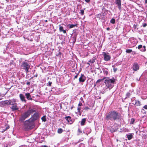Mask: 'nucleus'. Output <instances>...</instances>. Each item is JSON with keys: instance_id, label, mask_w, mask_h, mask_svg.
Returning <instances> with one entry per match:
<instances>
[{"instance_id": "nucleus-11", "label": "nucleus", "mask_w": 147, "mask_h": 147, "mask_svg": "<svg viewBox=\"0 0 147 147\" xmlns=\"http://www.w3.org/2000/svg\"><path fill=\"white\" fill-rule=\"evenodd\" d=\"M103 53H104L103 54V56L104 60L105 61H109L111 58L110 56L106 54L105 52H103Z\"/></svg>"}, {"instance_id": "nucleus-19", "label": "nucleus", "mask_w": 147, "mask_h": 147, "mask_svg": "<svg viewBox=\"0 0 147 147\" xmlns=\"http://www.w3.org/2000/svg\"><path fill=\"white\" fill-rule=\"evenodd\" d=\"M25 96L27 99L28 100H32V98L31 97V96L30 95V93H25Z\"/></svg>"}, {"instance_id": "nucleus-41", "label": "nucleus", "mask_w": 147, "mask_h": 147, "mask_svg": "<svg viewBox=\"0 0 147 147\" xmlns=\"http://www.w3.org/2000/svg\"><path fill=\"white\" fill-rule=\"evenodd\" d=\"M84 11L83 9H81L80 10V14L81 15L83 16L84 15Z\"/></svg>"}, {"instance_id": "nucleus-38", "label": "nucleus", "mask_w": 147, "mask_h": 147, "mask_svg": "<svg viewBox=\"0 0 147 147\" xmlns=\"http://www.w3.org/2000/svg\"><path fill=\"white\" fill-rule=\"evenodd\" d=\"M61 52L59 51L58 53H56V56L58 57H60L61 55Z\"/></svg>"}, {"instance_id": "nucleus-18", "label": "nucleus", "mask_w": 147, "mask_h": 147, "mask_svg": "<svg viewBox=\"0 0 147 147\" xmlns=\"http://www.w3.org/2000/svg\"><path fill=\"white\" fill-rule=\"evenodd\" d=\"M76 37L77 36L76 35V34L74 35H72L71 38V40L72 41L73 44H74L75 43L76 40Z\"/></svg>"}, {"instance_id": "nucleus-36", "label": "nucleus", "mask_w": 147, "mask_h": 147, "mask_svg": "<svg viewBox=\"0 0 147 147\" xmlns=\"http://www.w3.org/2000/svg\"><path fill=\"white\" fill-rule=\"evenodd\" d=\"M9 105H11L12 106L13 105H14L15 104H16L15 103V102H13L11 100L9 101Z\"/></svg>"}, {"instance_id": "nucleus-56", "label": "nucleus", "mask_w": 147, "mask_h": 147, "mask_svg": "<svg viewBox=\"0 0 147 147\" xmlns=\"http://www.w3.org/2000/svg\"><path fill=\"white\" fill-rule=\"evenodd\" d=\"M82 105V103L81 102H80L78 104V106H80Z\"/></svg>"}, {"instance_id": "nucleus-14", "label": "nucleus", "mask_w": 147, "mask_h": 147, "mask_svg": "<svg viewBox=\"0 0 147 147\" xmlns=\"http://www.w3.org/2000/svg\"><path fill=\"white\" fill-rule=\"evenodd\" d=\"M138 48L142 52H145L146 51V47L144 45L142 46V45H140L138 46Z\"/></svg>"}, {"instance_id": "nucleus-62", "label": "nucleus", "mask_w": 147, "mask_h": 147, "mask_svg": "<svg viewBox=\"0 0 147 147\" xmlns=\"http://www.w3.org/2000/svg\"><path fill=\"white\" fill-rule=\"evenodd\" d=\"M40 147H47V146L44 145L41 146Z\"/></svg>"}, {"instance_id": "nucleus-37", "label": "nucleus", "mask_w": 147, "mask_h": 147, "mask_svg": "<svg viewBox=\"0 0 147 147\" xmlns=\"http://www.w3.org/2000/svg\"><path fill=\"white\" fill-rule=\"evenodd\" d=\"M126 52L127 53H130L132 52V50L130 49H127L126 50Z\"/></svg>"}, {"instance_id": "nucleus-33", "label": "nucleus", "mask_w": 147, "mask_h": 147, "mask_svg": "<svg viewBox=\"0 0 147 147\" xmlns=\"http://www.w3.org/2000/svg\"><path fill=\"white\" fill-rule=\"evenodd\" d=\"M135 121V119L134 118H131V121L130 122V124H133L134 123Z\"/></svg>"}, {"instance_id": "nucleus-20", "label": "nucleus", "mask_w": 147, "mask_h": 147, "mask_svg": "<svg viewBox=\"0 0 147 147\" xmlns=\"http://www.w3.org/2000/svg\"><path fill=\"white\" fill-rule=\"evenodd\" d=\"M66 29L64 30L63 27L61 26V25H59V30L60 32H63V33L65 34L66 33Z\"/></svg>"}, {"instance_id": "nucleus-6", "label": "nucleus", "mask_w": 147, "mask_h": 147, "mask_svg": "<svg viewBox=\"0 0 147 147\" xmlns=\"http://www.w3.org/2000/svg\"><path fill=\"white\" fill-rule=\"evenodd\" d=\"M128 45L130 47H132L135 46L136 45V42L135 39L133 38L129 39Z\"/></svg>"}, {"instance_id": "nucleus-60", "label": "nucleus", "mask_w": 147, "mask_h": 147, "mask_svg": "<svg viewBox=\"0 0 147 147\" xmlns=\"http://www.w3.org/2000/svg\"><path fill=\"white\" fill-rule=\"evenodd\" d=\"M19 147H28L27 146L22 145L20 146Z\"/></svg>"}, {"instance_id": "nucleus-16", "label": "nucleus", "mask_w": 147, "mask_h": 147, "mask_svg": "<svg viewBox=\"0 0 147 147\" xmlns=\"http://www.w3.org/2000/svg\"><path fill=\"white\" fill-rule=\"evenodd\" d=\"M85 80V77L84 74H82L81 77L79 78V82H84Z\"/></svg>"}, {"instance_id": "nucleus-24", "label": "nucleus", "mask_w": 147, "mask_h": 147, "mask_svg": "<svg viewBox=\"0 0 147 147\" xmlns=\"http://www.w3.org/2000/svg\"><path fill=\"white\" fill-rule=\"evenodd\" d=\"M11 109L12 111H15L18 109V108L17 107L16 104H15V105L12 106L11 107Z\"/></svg>"}, {"instance_id": "nucleus-57", "label": "nucleus", "mask_w": 147, "mask_h": 147, "mask_svg": "<svg viewBox=\"0 0 147 147\" xmlns=\"http://www.w3.org/2000/svg\"><path fill=\"white\" fill-rule=\"evenodd\" d=\"M90 0H85V1L87 3H89L90 2Z\"/></svg>"}, {"instance_id": "nucleus-47", "label": "nucleus", "mask_w": 147, "mask_h": 147, "mask_svg": "<svg viewBox=\"0 0 147 147\" xmlns=\"http://www.w3.org/2000/svg\"><path fill=\"white\" fill-rule=\"evenodd\" d=\"M104 80V79H98V80L96 83H98V82H101L103 80Z\"/></svg>"}, {"instance_id": "nucleus-49", "label": "nucleus", "mask_w": 147, "mask_h": 147, "mask_svg": "<svg viewBox=\"0 0 147 147\" xmlns=\"http://www.w3.org/2000/svg\"><path fill=\"white\" fill-rule=\"evenodd\" d=\"M147 26V24L146 23H143L142 24V26H143L144 27H146Z\"/></svg>"}, {"instance_id": "nucleus-59", "label": "nucleus", "mask_w": 147, "mask_h": 147, "mask_svg": "<svg viewBox=\"0 0 147 147\" xmlns=\"http://www.w3.org/2000/svg\"><path fill=\"white\" fill-rule=\"evenodd\" d=\"M9 126H7L6 127V129H5V130H7V129H9Z\"/></svg>"}, {"instance_id": "nucleus-55", "label": "nucleus", "mask_w": 147, "mask_h": 147, "mask_svg": "<svg viewBox=\"0 0 147 147\" xmlns=\"http://www.w3.org/2000/svg\"><path fill=\"white\" fill-rule=\"evenodd\" d=\"M117 68L114 67L113 71H114V72H116L117 71Z\"/></svg>"}, {"instance_id": "nucleus-61", "label": "nucleus", "mask_w": 147, "mask_h": 147, "mask_svg": "<svg viewBox=\"0 0 147 147\" xmlns=\"http://www.w3.org/2000/svg\"><path fill=\"white\" fill-rule=\"evenodd\" d=\"M78 74L76 75V76H75L74 77V78L75 79V78H77L78 77Z\"/></svg>"}, {"instance_id": "nucleus-54", "label": "nucleus", "mask_w": 147, "mask_h": 147, "mask_svg": "<svg viewBox=\"0 0 147 147\" xmlns=\"http://www.w3.org/2000/svg\"><path fill=\"white\" fill-rule=\"evenodd\" d=\"M124 131H129L128 130V129L127 128H126L125 129H124Z\"/></svg>"}, {"instance_id": "nucleus-13", "label": "nucleus", "mask_w": 147, "mask_h": 147, "mask_svg": "<svg viewBox=\"0 0 147 147\" xmlns=\"http://www.w3.org/2000/svg\"><path fill=\"white\" fill-rule=\"evenodd\" d=\"M134 133H129L126 135L125 137L126 138H127L129 140H130L131 139L134 137L133 135Z\"/></svg>"}, {"instance_id": "nucleus-31", "label": "nucleus", "mask_w": 147, "mask_h": 147, "mask_svg": "<svg viewBox=\"0 0 147 147\" xmlns=\"http://www.w3.org/2000/svg\"><path fill=\"white\" fill-rule=\"evenodd\" d=\"M110 23L113 24H115V20L113 18H112L110 20Z\"/></svg>"}, {"instance_id": "nucleus-42", "label": "nucleus", "mask_w": 147, "mask_h": 147, "mask_svg": "<svg viewBox=\"0 0 147 147\" xmlns=\"http://www.w3.org/2000/svg\"><path fill=\"white\" fill-rule=\"evenodd\" d=\"M77 110H78V112H79V113H80V114H81L82 112V111H80L81 108L80 107H78V108Z\"/></svg>"}, {"instance_id": "nucleus-15", "label": "nucleus", "mask_w": 147, "mask_h": 147, "mask_svg": "<svg viewBox=\"0 0 147 147\" xmlns=\"http://www.w3.org/2000/svg\"><path fill=\"white\" fill-rule=\"evenodd\" d=\"M102 70L103 71L104 75L107 76L108 75L109 72L108 69L105 67H103Z\"/></svg>"}, {"instance_id": "nucleus-35", "label": "nucleus", "mask_w": 147, "mask_h": 147, "mask_svg": "<svg viewBox=\"0 0 147 147\" xmlns=\"http://www.w3.org/2000/svg\"><path fill=\"white\" fill-rule=\"evenodd\" d=\"M145 109L143 108V107L141 110V112L143 114H146V112L145 111Z\"/></svg>"}, {"instance_id": "nucleus-1", "label": "nucleus", "mask_w": 147, "mask_h": 147, "mask_svg": "<svg viewBox=\"0 0 147 147\" xmlns=\"http://www.w3.org/2000/svg\"><path fill=\"white\" fill-rule=\"evenodd\" d=\"M35 112L31 117L29 119L30 120L34 123L36 121L38 120L40 118L39 114L36 112V110L30 108L27 111L23 113L21 115L20 120L21 121H24L26 118L29 117L31 114Z\"/></svg>"}, {"instance_id": "nucleus-46", "label": "nucleus", "mask_w": 147, "mask_h": 147, "mask_svg": "<svg viewBox=\"0 0 147 147\" xmlns=\"http://www.w3.org/2000/svg\"><path fill=\"white\" fill-rule=\"evenodd\" d=\"M78 135H80L81 133H82V131L79 128L78 129Z\"/></svg>"}, {"instance_id": "nucleus-40", "label": "nucleus", "mask_w": 147, "mask_h": 147, "mask_svg": "<svg viewBox=\"0 0 147 147\" xmlns=\"http://www.w3.org/2000/svg\"><path fill=\"white\" fill-rule=\"evenodd\" d=\"M135 100V97H132L131 99V101L132 102H135V100Z\"/></svg>"}, {"instance_id": "nucleus-5", "label": "nucleus", "mask_w": 147, "mask_h": 147, "mask_svg": "<svg viewBox=\"0 0 147 147\" xmlns=\"http://www.w3.org/2000/svg\"><path fill=\"white\" fill-rule=\"evenodd\" d=\"M34 127V123L31 121L29 119L26 121L24 123V127L26 130H29L33 129Z\"/></svg>"}, {"instance_id": "nucleus-29", "label": "nucleus", "mask_w": 147, "mask_h": 147, "mask_svg": "<svg viewBox=\"0 0 147 147\" xmlns=\"http://www.w3.org/2000/svg\"><path fill=\"white\" fill-rule=\"evenodd\" d=\"M46 117V115H44L41 117V119L42 121L45 122L46 121L47 119Z\"/></svg>"}, {"instance_id": "nucleus-45", "label": "nucleus", "mask_w": 147, "mask_h": 147, "mask_svg": "<svg viewBox=\"0 0 147 147\" xmlns=\"http://www.w3.org/2000/svg\"><path fill=\"white\" fill-rule=\"evenodd\" d=\"M52 83L51 82L49 81L48 83L47 84V85L48 86H51Z\"/></svg>"}, {"instance_id": "nucleus-51", "label": "nucleus", "mask_w": 147, "mask_h": 147, "mask_svg": "<svg viewBox=\"0 0 147 147\" xmlns=\"http://www.w3.org/2000/svg\"><path fill=\"white\" fill-rule=\"evenodd\" d=\"M37 76H38L37 74V73H36L35 74V75L34 74V76H33V77H32L31 78V79H33L34 78V77H37Z\"/></svg>"}, {"instance_id": "nucleus-9", "label": "nucleus", "mask_w": 147, "mask_h": 147, "mask_svg": "<svg viewBox=\"0 0 147 147\" xmlns=\"http://www.w3.org/2000/svg\"><path fill=\"white\" fill-rule=\"evenodd\" d=\"M139 67L138 64L137 62H135L132 66V69L134 71H136L139 69Z\"/></svg>"}, {"instance_id": "nucleus-48", "label": "nucleus", "mask_w": 147, "mask_h": 147, "mask_svg": "<svg viewBox=\"0 0 147 147\" xmlns=\"http://www.w3.org/2000/svg\"><path fill=\"white\" fill-rule=\"evenodd\" d=\"M96 16L97 18H100L101 17V14L100 13H99V14L96 15Z\"/></svg>"}, {"instance_id": "nucleus-64", "label": "nucleus", "mask_w": 147, "mask_h": 147, "mask_svg": "<svg viewBox=\"0 0 147 147\" xmlns=\"http://www.w3.org/2000/svg\"><path fill=\"white\" fill-rule=\"evenodd\" d=\"M80 100H83V98L82 97H81L80 98Z\"/></svg>"}, {"instance_id": "nucleus-10", "label": "nucleus", "mask_w": 147, "mask_h": 147, "mask_svg": "<svg viewBox=\"0 0 147 147\" xmlns=\"http://www.w3.org/2000/svg\"><path fill=\"white\" fill-rule=\"evenodd\" d=\"M65 119L67 121L68 123L69 124H72L74 121V120L71 118L70 116H66L65 117Z\"/></svg>"}, {"instance_id": "nucleus-8", "label": "nucleus", "mask_w": 147, "mask_h": 147, "mask_svg": "<svg viewBox=\"0 0 147 147\" xmlns=\"http://www.w3.org/2000/svg\"><path fill=\"white\" fill-rule=\"evenodd\" d=\"M121 0H115V3L117 5V6L118 7L119 10L120 11L122 10L121 7Z\"/></svg>"}, {"instance_id": "nucleus-3", "label": "nucleus", "mask_w": 147, "mask_h": 147, "mask_svg": "<svg viewBox=\"0 0 147 147\" xmlns=\"http://www.w3.org/2000/svg\"><path fill=\"white\" fill-rule=\"evenodd\" d=\"M116 79L113 77L111 79L107 78L106 79L105 83V85L109 89H111L113 87L114 84H115Z\"/></svg>"}, {"instance_id": "nucleus-26", "label": "nucleus", "mask_w": 147, "mask_h": 147, "mask_svg": "<svg viewBox=\"0 0 147 147\" xmlns=\"http://www.w3.org/2000/svg\"><path fill=\"white\" fill-rule=\"evenodd\" d=\"M86 120L85 118L82 119L81 121V125L82 126L84 125H85Z\"/></svg>"}, {"instance_id": "nucleus-43", "label": "nucleus", "mask_w": 147, "mask_h": 147, "mask_svg": "<svg viewBox=\"0 0 147 147\" xmlns=\"http://www.w3.org/2000/svg\"><path fill=\"white\" fill-rule=\"evenodd\" d=\"M79 147H85L84 144L83 143L80 144L79 146Z\"/></svg>"}, {"instance_id": "nucleus-25", "label": "nucleus", "mask_w": 147, "mask_h": 147, "mask_svg": "<svg viewBox=\"0 0 147 147\" xmlns=\"http://www.w3.org/2000/svg\"><path fill=\"white\" fill-rule=\"evenodd\" d=\"M132 104L134 105H136L137 106H140L142 105L140 101L138 100H135V102L133 103Z\"/></svg>"}, {"instance_id": "nucleus-34", "label": "nucleus", "mask_w": 147, "mask_h": 147, "mask_svg": "<svg viewBox=\"0 0 147 147\" xmlns=\"http://www.w3.org/2000/svg\"><path fill=\"white\" fill-rule=\"evenodd\" d=\"M63 131V129L61 128H59L58 129L57 132L59 134H61Z\"/></svg>"}, {"instance_id": "nucleus-22", "label": "nucleus", "mask_w": 147, "mask_h": 147, "mask_svg": "<svg viewBox=\"0 0 147 147\" xmlns=\"http://www.w3.org/2000/svg\"><path fill=\"white\" fill-rule=\"evenodd\" d=\"M132 92L130 91L127 92L126 94V97L124 98V100L130 98V96L132 94Z\"/></svg>"}, {"instance_id": "nucleus-4", "label": "nucleus", "mask_w": 147, "mask_h": 147, "mask_svg": "<svg viewBox=\"0 0 147 147\" xmlns=\"http://www.w3.org/2000/svg\"><path fill=\"white\" fill-rule=\"evenodd\" d=\"M30 63L26 60L23 61L20 64L21 68L24 70L26 74L29 72V69L30 68Z\"/></svg>"}, {"instance_id": "nucleus-30", "label": "nucleus", "mask_w": 147, "mask_h": 147, "mask_svg": "<svg viewBox=\"0 0 147 147\" xmlns=\"http://www.w3.org/2000/svg\"><path fill=\"white\" fill-rule=\"evenodd\" d=\"M102 13H106V12H107L108 11V10H107L105 9V8L104 7H102Z\"/></svg>"}, {"instance_id": "nucleus-32", "label": "nucleus", "mask_w": 147, "mask_h": 147, "mask_svg": "<svg viewBox=\"0 0 147 147\" xmlns=\"http://www.w3.org/2000/svg\"><path fill=\"white\" fill-rule=\"evenodd\" d=\"M95 59H93V58H92V59H90V60H89L88 61V62L90 63H94L95 62Z\"/></svg>"}, {"instance_id": "nucleus-21", "label": "nucleus", "mask_w": 147, "mask_h": 147, "mask_svg": "<svg viewBox=\"0 0 147 147\" xmlns=\"http://www.w3.org/2000/svg\"><path fill=\"white\" fill-rule=\"evenodd\" d=\"M9 44H8V43L5 44V48H4V50H3L4 53H7V52H6V51L8 49H9Z\"/></svg>"}, {"instance_id": "nucleus-23", "label": "nucleus", "mask_w": 147, "mask_h": 147, "mask_svg": "<svg viewBox=\"0 0 147 147\" xmlns=\"http://www.w3.org/2000/svg\"><path fill=\"white\" fill-rule=\"evenodd\" d=\"M77 24H67V26H66V28H67L68 29V28H74V27L75 26H77Z\"/></svg>"}, {"instance_id": "nucleus-63", "label": "nucleus", "mask_w": 147, "mask_h": 147, "mask_svg": "<svg viewBox=\"0 0 147 147\" xmlns=\"http://www.w3.org/2000/svg\"><path fill=\"white\" fill-rule=\"evenodd\" d=\"M106 29L107 30H110V28L109 27H108Z\"/></svg>"}, {"instance_id": "nucleus-12", "label": "nucleus", "mask_w": 147, "mask_h": 147, "mask_svg": "<svg viewBox=\"0 0 147 147\" xmlns=\"http://www.w3.org/2000/svg\"><path fill=\"white\" fill-rule=\"evenodd\" d=\"M91 131V129L89 127H86L85 128L83 133L87 135L90 134Z\"/></svg>"}, {"instance_id": "nucleus-53", "label": "nucleus", "mask_w": 147, "mask_h": 147, "mask_svg": "<svg viewBox=\"0 0 147 147\" xmlns=\"http://www.w3.org/2000/svg\"><path fill=\"white\" fill-rule=\"evenodd\" d=\"M100 18L103 21V22L105 21V17H102Z\"/></svg>"}, {"instance_id": "nucleus-39", "label": "nucleus", "mask_w": 147, "mask_h": 147, "mask_svg": "<svg viewBox=\"0 0 147 147\" xmlns=\"http://www.w3.org/2000/svg\"><path fill=\"white\" fill-rule=\"evenodd\" d=\"M78 33H76V30H74L73 31V34H72V35H74V34H76V35L77 36V35L78 34Z\"/></svg>"}, {"instance_id": "nucleus-17", "label": "nucleus", "mask_w": 147, "mask_h": 147, "mask_svg": "<svg viewBox=\"0 0 147 147\" xmlns=\"http://www.w3.org/2000/svg\"><path fill=\"white\" fill-rule=\"evenodd\" d=\"M19 97L20 99L22 102H26V100L25 98V96L23 94H19Z\"/></svg>"}, {"instance_id": "nucleus-50", "label": "nucleus", "mask_w": 147, "mask_h": 147, "mask_svg": "<svg viewBox=\"0 0 147 147\" xmlns=\"http://www.w3.org/2000/svg\"><path fill=\"white\" fill-rule=\"evenodd\" d=\"M102 14L101 15V17H104L107 14V13H102Z\"/></svg>"}, {"instance_id": "nucleus-28", "label": "nucleus", "mask_w": 147, "mask_h": 147, "mask_svg": "<svg viewBox=\"0 0 147 147\" xmlns=\"http://www.w3.org/2000/svg\"><path fill=\"white\" fill-rule=\"evenodd\" d=\"M9 101L7 100L3 101L2 102V104L4 105H9Z\"/></svg>"}, {"instance_id": "nucleus-44", "label": "nucleus", "mask_w": 147, "mask_h": 147, "mask_svg": "<svg viewBox=\"0 0 147 147\" xmlns=\"http://www.w3.org/2000/svg\"><path fill=\"white\" fill-rule=\"evenodd\" d=\"M90 109V108L88 107H85L84 108V110H85L86 111H87L88 110Z\"/></svg>"}, {"instance_id": "nucleus-52", "label": "nucleus", "mask_w": 147, "mask_h": 147, "mask_svg": "<svg viewBox=\"0 0 147 147\" xmlns=\"http://www.w3.org/2000/svg\"><path fill=\"white\" fill-rule=\"evenodd\" d=\"M143 108L145 109L146 110H147V104L143 107Z\"/></svg>"}, {"instance_id": "nucleus-7", "label": "nucleus", "mask_w": 147, "mask_h": 147, "mask_svg": "<svg viewBox=\"0 0 147 147\" xmlns=\"http://www.w3.org/2000/svg\"><path fill=\"white\" fill-rule=\"evenodd\" d=\"M108 88L105 85H102L101 86V88L100 90V93L103 94L105 93L108 90Z\"/></svg>"}, {"instance_id": "nucleus-2", "label": "nucleus", "mask_w": 147, "mask_h": 147, "mask_svg": "<svg viewBox=\"0 0 147 147\" xmlns=\"http://www.w3.org/2000/svg\"><path fill=\"white\" fill-rule=\"evenodd\" d=\"M121 117V115L118 112L112 110L106 114L105 119L107 121H119Z\"/></svg>"}, {"instance_id": "nucleus-58", "label": "nucleus", "mask_w": 147, "mask_h": 147, "mask_svg": "<svg viewBox=\"0 0 147 147\" xmlns=\"http://www.w3.org/2000/svg\"><path fill=\"white\" fill-rule=\"evenodd\" d=\"M26 84L27 85H29L30 84V82H28L26 83Z\"/></svg>"}, {"instance_id": "nucleus-27", "label": "nucleus", "mask_w": 147, "mask_h": 147, "mask_svg": "<svg viewBox=\"0 0 147 147\" xmlns=\"http://www.w3.org/2000/svg\"><path fill=\"white\" fill-rule=\"evenodd\" d=\"M117 130V129H116L113 127H111V128L110 129V131L111 133H113Z\"/></svg>"}]
</instances>
